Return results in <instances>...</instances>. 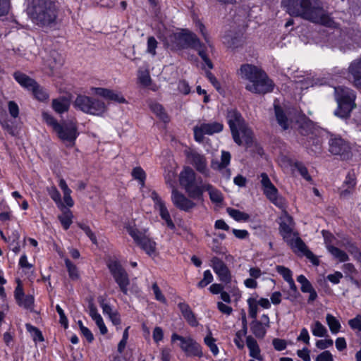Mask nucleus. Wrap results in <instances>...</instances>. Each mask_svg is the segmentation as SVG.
<instances>
[{
    "instance_id": "f257e3e1",
    "label": "nucleus",
    "mask_w": 361,
    "mask_h": 361,
    "mask_svg": "<svg viewBox=\"0 0 361 361\" xmlns=\"http://www.w3.org/2000/svg\"><path fill=\"white\" fill-rule=\"evenodd\" d=\"M282 4L290 16L327 27H337V23L317 0H284Z\"/></svg>"
},
{
    "instance_id": "f03ea898",
    "label": "nucleus",
    "mask_w": 361,
    "mask_h": 361,
    "mask_svg": "<svg viewBox=\"0 0 361 361\" xmlns=\"http://www.w3.org/2000/svg\"><path fill=\"white\" fill-rule=\"evenodd\" d=\"M27 13L32 21L38 26L51 27L56 23V7L50 0H30Z\"/></svg>"
},
{
    "instance_id": "7ed1b4c3",
    "label": "nucleus",
    "mask_w": 361,
    "mask_h": 361,
    "mask_svg": "<svg viewBox=\"0 0 361 361\" xmlns=\"http://www.w3.org/2000/svg\"><path fill=\"white\" fill-rule=\"evenodd\" d=\"M174 41L173 49H180L185 48H192L198 51L199 56L207 66L209 69L213 68V63L208 58L204 49V45L200 42L198 37L190 32L174 33L171 36Z\"/></svg>"
},
{
    "instance_id": "20e7f679",
    "label": "nucleus",
    "mask_w": 361,
    "mask_h": 361,
    "mask_svg": "<svg viewBox=\"0 0 361 361\" xmlns=\"http://www.w3.org/2000/svg\"><path fill=\"white\" fill-rule=\"evenodd\" d=\"M334 92L338 104V108L335 110L334 114L341 118H348L355 107L356 94L355 92L345 87H335Z\"/></svg>"
},
{
    "instance_id": "39448f33",
    "label": "nucleus",
    "mask_w": 361,
    "mask_h": 361,
    "mask_svg": "<svg viewBox=\"0 0 361 361\" xmlns=\"http://www.w3.org/2000/svg\"><path fill=\"white\" fill-rule=\"evenodd\" d=\"M73 106L85 114L102 116L107 109L105 103L97 98L79 94L73 102Z\"/></svg>"
},
{
    "instance_id": "423d86ee",
    "label": "nucleus",
    "mask_w": 361,
    "mask_h": 361,
    "mask_svg": "<svg viewBox=\"0 0 361 361\" xmlns=\"http://www.w3.org/2000/svg\"><path fill=\"white\" fill-rule=\"evenodd\" d=\"M319 130L311 121H305L300 126V133L302 135L307 136L309 140L305 143V146L310 155L317 156L322 153L321 142L317 136Z\"/></svg>"
},
{
    "instance_id": "0eeeda50",
    "label": "nucleus",
    "mask_w": 361,
    "mask_h": 361,
    "mask_svg": "<svg viewBox=\"0 0 361 361\" xmlns=\"http://www.w3.org/2000/svg\"><path fill=\"white\" fill-rule=\"evenodd\" d=\"M127 231L133 238L135 243L140 247L148 255L152 256L156 253V243L146 234L145 230H139L134 226H128Z\"/></svg>"
},
{
    "instance_id": "6e6552de",
    "label": "nucleus",
    "mask_w": 361,
    "mask_h": 361,
    "mask_svg": "<svg viewBox=\"0 0 361 361\" xmlns=\"http://www.w3.org/2000/svg\"><path fill=\"white\" fill-rule=\"evenodd\" d=\"M107 265L121 290L125 295L128 294V286L130 284V280L126 270L123 268L120 262L116 260H110Z\"/></svg>"
},
{
    "instance_id": "1a4fd4ad",
    "label": "nucleus",
    "mask_w": 361,
    "mask_h": 361,
    "mask_svg": "<svg viewBox=\"0 0 361 361\" xmlns=\"http://www.w3.org/2000/svg\"><path fill=\"white\" fill-rule=\"evenodd\" d=\"M176 341H180V348L185 353L187 356H202V348L199 343H197L191 337H183L173 333L171 335V342Z\"/></svg>"
},
{
    "instance_id": "9d476101",
    "label": "nucleus",
    "mask_w": 361,
    "mask_h": 361,
    "mask_svg": "<svg viewBox=\"0 0 361 361\" xmlns=\"http://www.w3.org/2000/svg\"><path fill=\"white\" fill-rule=\"evenodd\" d=\"M224 129V125L221 122L214 121L212 123H200L194 126V137L195 140L201 143L204 140V135H212L215 133L221 132Z\"/></svg>"
},
{
    "instance_id": "9b49d317",
    "label": "nucleus",
    "mask_w": 361,
    "mask_h": 361,
    "mask_svg": "<svg viewBox=\"0 0 361 361\" xmlns=\"http://www.w3.org/2000/svg\"><path fill=\"white\" fill-rule=\"evenodd\" d=\"M245 89L255 94H266L274 89V83L267 74L263 71L252 82L245 86Z\"/></svg>"
},
{
    "instance_id": "f8f14e48",
    "label": "nucleus",
    "mask_w": 361,
    "mask_h": 361,
    "mask_svg": "<svg viewBox=\"0 0 361 361\" xmlns=\"http://www.w3.org/2000/svg\"><path fill=\"white\" fill-rule=\"evenodd\" d=\"M329 151L343 159H348L351 154L349 143L339 136L331 135L329 140Z\"/></svg>"
},
{
    "instance_id": "ddd939ff",
    "label": "nucleus",
    "mask_w": 361,
    "mask_h": 361,
    "mask_svg": "<svg viewBox=\"0 0 361 361\" xmlns=\"http://www.w3.org/2000/svg\"><path fill=\"white\" fill-rule=\"evenodd\" d=\"M55 133L63 142L70 146L75 144V140L78 135L76 125L72 121L60 124L59 128Z\"/></svg>"
},
{
    "instance_id": "4468645a",
    "label": "nucleus",
    "mask_w": 361,
    "mask_h": 361,
    "mask_svg": "<svg viewBox=\"0 0 361 361\" xmlns=\"http://www.w3.org/2000/svg\"><path fill=\"white\" fill-rule=\"evenodd\" d=\"M295 253H300L309 259L314 265H319L318 258L307 248L305 243L298 236V233H293L290 240L286 242Z\"/></svg>"
},
{
    "instance_id": "2eb2a0df",
    "label": "nucleus",
    "mask_w": 361,
    "mask_h": 361,
    "mask_svg": "<svg viewBox=\"0 0 361 361\" xmlns=\"http://www.w3.org/2000/svg\"><path fill=\"white\" fill-rule=\"evenodd\" d=\"M185 154L188 162L192 165L198 172L206 177L209 176L207 161L204 155L190 149L185 150Z\"/></svg>"
},
{
    "instance_id": "dca6fc26",
    "label": "nucleus",
    "mask_w": 361,
    "mask_h": 361,
    "mask_svg": "<svg viewBox=\"0 0 361 361\" xmlns=\"http://www.w3.org/2000/svg\"><path fill=\"white\" fill-rule=\"evenodd\" d=\"M228 123L235 142H240L239 139V129L243 128L245 123L241 114L235 110L228 111Z\"/></svg>"
},
{
    "instance_id": "f3484780",
    "label": "nucleus",
    "mask_w": 361,
    "mask_h": 361,
    "mask_svg": "<svg viewBox=\"0 0 361 361\" xmlns=\"http://www.w3.org/2000/svg\"><path fill=\"white\" fill-rule=\"evenodd\" d=\"M17 286L14 290L16 303L24 309L33 311L35 298L32 295H25L20 279H17Z\"/></svg>"
},
{
    "instance_id": "a211bd4d",
    "label": "nucleus",
    "mask_w": 361,
    "mask_h": 361,
    "mask_svg": "<svg viewBox=\"0 0 361 361\" xmlns=\"http://www.w3.org/2000/svg\"><path fill=\"white\" fill-rule=\"evenodd\" d=\"M211 266L221 282L225 283H231L232 278L231 271L221 259L217 257H212Z\"/></svg>"
},
{
    "instance_id": "6ab92c4d",
    "label": "nucleus",
    "mask_w": 361,
    "mask_h": 361,
    "mask_svg": "<svg viewBox=\"0 0 361 361\" xmlns=\"http://www.w3.org/2000/svg\"><path fill=\"white\" fill-rule=\"evenodd\" d=\"M263 71H264L258 66L250 63H244L242 64L237 71V75L242 80H247L250 83Z\"/></svg>"
},
{
    "instance_id": "aec40b11",
    "label": "nucleus",
    "mask_w": 361,
    "mask_h": 361,
    "mask_svg": "<svg viewBox=\"0 0 361 361\" xmlns=\"http://www.w3.org/2000/svg\"><path fill=\"white\" fill-rule=\"evenodd\" d=\"M171 200L173 204L180 210L188 212L195 207V203L178 192L176 189L172 190Z\"/></svg>"
},
{
    "instance_id": "412c9836",
    "label": "nucleus",
    "mask_w": 361,
    "mask_h": 361,
    "mask_svg": "<svg viewBox=\"0 0 361 361\" xmlns=\"http://www.w3.org/2000/svg\"><path fill=\"white\" fill-rule=\"evenodd\" d=\"M206 184L207 183L203 182L202 178L198 177L184 189L189 197L193 200H202L204 188Z\"/></svg>"
},
{
    "instance_id": "4be33fe9",
    "label": "nucleus",
    "mask_w": 361,
    "mask_h": 361,
    "mask_svg": "<svg viewBox=\"0 0 361 361\" xmlns=\"http://www.w3.org/2000/svg\"><path fill=\"white\" fill-rule=\"evenodd\" d=\"M280 233L283 236L286 242L290 240L293 237V218L285 212L284 215L281 218Z\"/></svg>"
},
{
    "instance_id": "5701e85b",
    "label": "nucleus",
    "mask_w": 361,
    "mask_h": 361,
    "mask_svg": "<svg viewBox=\"0 0 361 361\" xmlns=\"http://www.w3.org/2000/svg\"><path fill=\"white\" fill-rule=\"evenodd\" d=\"M348 71L352 76L353 85L361 90V58L353 60L350 63Z\"/></svg>"
},
{
    "instance_id": "b1692460",
    "label": "nucleus",
    "mask_w": 361,
    "mask_h": 361,
    "mask_svg": "<svg viewBox=\"0 0 361 361\" xmlns=\"http://www.w3.org/2000/svg\"><path fill=\"white\" fill-rule=\"evenodd\" d=\"M356 185V176L354 171H350L348 173L345 179L339 188L340 195L346 197L351 194Z\"/></svg>"
},
{
    "instance_id": "393cba45",
    "label": "nucleus",
    "mask_w": 361,
    "mask_h": 361,
    "mask_svg": "<svg viewBox=\"0 0 361 361\" xmlns=\"http://www.w3.org/2000/svg\"><path fill=\"white\" fill-rule=\"evenodd\" d=\"M263 191L266 197L276 207L281 209L285 207L284 199L279 195L278 190L274 185Z\"/></svg>"
},
{
    "instance_id": "a878e982",
    "label": "nucleus",
    "mask_w": 361,
    "mask_h": 361,
    "mask_svg": "<svg viewBox=\"0 0 361 361\" xmlns=\"http://www.w3.org/2000/svg\"><path fill=\"white\" fill-rule=\"evenodd\" d=\"M95 92L97 94L102 96L104 98H106L109 100L118 102V103H126V101L125 98L121 95V94L114 92L113 90L97 87L95 88Z\"/></svg>"
},
{
    "instance_id": "bb28decb",
    "label": "nucleus",
    "mask_w": 361,
    "mask_h": 361,
    "mask_svg": "<svg viewBox=\"0 0 361 361\" xmlns=\"http://www.w3.org/2000/svg\"><path fill=\"white\" fill-rule=\"evenodd\" d=\"M178 307L187 322L192 326H198L199 323L190 307L185 302H180Z\"/></svg>"
},
{
    "instance_id": "cd10ccee",
    "label": "nucleus",
    "mask_w": 361,
    "mask_h": 361,
    "mask_svg": "<svg viewBox=\"0 0 361 361\" xmlns=\"http://www.w3.org/2000/svg\"><path fill=\"white\" fill-rule=\"evenodd\" d=\"M197 178L195 172L190 167H185L179 175L180 185L185 188L194 182Z\"/></svg>"
},
{
    "instance_id": "c85d7f7f",
    "label": "nucleus",
    "mask_w": 361,
    "mask_h": 361,
    "mask_svg": "<svg viewBox=\"0 0 361 361\" xmlns=\"http://www.w3.org/2000/svg\"><path fill=\"white\" fill-rule=\"evenodd\" d=\"M239 139L240 142H235L237 145H245L247 147L252 145L253 142V133L247 125L239 129Z\"/></svg>"
},
{
    "instance_id": "c756f323",
    "label": "nucleus",
    "mask_w": 361,
    "mask_h": 361,
    "mask_svg": "<svg viewBox=\"0 0 361 361\" xmlns=\"http://www.w3.org/2000/svg\"><path fill=\"white\" fill-rule=\"evenodd\" d=\"M231 155L227 151H222L221 161L212 159L211 161V167L214 170H222L228 166L230 164Z\"/></svg>"
},
{
    "instance_id": "7c9ffc66",
    "label": "nucleus",
    "mask_w": 361,
    "mask_h": 361,
    "mask_svg": "<svg viewBox=\"0 0 361 361\" xmlns=\"http://www.w3.org/2000/svg\"><path fill=\"white\" fill-rule=\"evenodd\" d=\"M246 345L249 349L250 357L258 360H261L262 359L260 355V348L259 345L257 341L252 336L246 337Z\"/></svg>"
},
{
    "instance_id": "2f4dec72",
    "label": "nucleus",
    "mask_w": 361,
    "mask_h": 361,
    "mask_svg": "<svg viewBox=\"0 0 361 361\" xmlns=\"http://www.w3.org/2000/svg\"><path fill=\"white\" fill-rule=\"evenodd\" d=\"M16 80L23 87L31 90L35 87L36 82L29 76L20 72H16L13 74Z\"/></svg>"
},
{
    "instance_id": "473e14b6",
    "label": "nucleus",
    "mask_w": 361,
    "mask_h": 361,
    "mask_svg": "<svg viewBox=\"0 0 361 361\" xmlns=\"http://www.w3.org/2000/svg\"><path fill=\"white\" fill-rule=\"evenodd\" d=\"M69 100L66 97L54 99L52 101V108L58 114H62L68 110Z\"/></svg>"
},
{
    "instance_id": "72a5a7b5",
    "label": "nucleus",
    "mask_w": 361,
    "mask_h": 361,
    "mask_svg": "<svg viewBox=\"0 0 361 361\" xmlns=\"http://www.w3.org/2000/svg\"><path fill=\"white\" fill-rule=\"evenodd\" d=\"M59 207L62 210V214L59 215L58 218L63 228L67 230L73 222V214L70 209L65 208L64 205H62Z\"/></svg>"
},
{
    "instance_id": "f704fd0d",
    "label": "nucleus",
    "mask_w": 361,
    "mask_h": 361,
    "mask_svg": "<svg viewBox=\"0 0 361 361\" xmlns=\"http://www.w3.org/2000/svg\"><path fill=\"white\" fill-rule=\"evenodd\" d=\"M250 329L252 334L258 338H263L266 334V327L262 322L253 319L250 324Z\"/></svg>"
},
{
    "instance_id": "c9c22d12",
    "label": "nucleus",
    "mask_w": 361,
    "mask_h": 361,
    "mask_svg": "<svg viewBox=\"0 0 361 361\" xmlns=\"http://www.w3.org/2000/svg\"><path fill=\"white\" fill-rule=\"evenodd\" d=\"M326 248L331 255L340 262L348 261L349 257L345 251L331 245H327Z\"/></svg>"
},
{
    "instance_id": "e433bc0d",
    "label": "nucleus",
    "mask_w": 361,
    "mask_h": 361,
    "mask_svg": "<svg viewBox=\"0 0 361 361\" xmlns=\"http://www.w3.org/2000/svg\"><path fill=\"white\" fill-rule=\"evenodd\" d=\"M0 124L2 128L7 131L11 136H16L17 134L16 128L6 114H0Z\"/></svg>"
},
{
    "instance_id": "4c0bfd02",
    "label": "nucleus",
    "mask_w": 361,
    "mask_h": 361,
    "mask_svg": "<svg viewBox=\"0 0 361 361\" xmlns=\"http://www.w3.org/2000/svg\"><path fill=\"white\" fill-rule=\"evenodd\" d=\"M207 191L209 195L210 200L212 202L215 203H221L223 201L222 193L214 188L211 184L208 183L205 185L204 192Z\"/></svg>"
},
{
    "instance_id": "58836bf2",
    "label": "nucleus",
    "mask_w": 361,
    "mask_h": 361,
    "mask_svg": "<svg viewBox=\"0 0 361 361\" xmlns=\"http://www.w3.org/2000/svg\"><path fill=\"white\" fill-rule=\"evenodd\" d=\"M275 115L278 123L286 130L288 128V120L283 109L279 105H274Z\"/></svg>"
},
{
    "instance_id": "ea45409f",
    "label": "nucleus",
    "mask_w": 361,
    "mask_h": 361,
    "mask_svg": "<svg viewBox=\"0 0 361 361\" xmlns=\"http://www.w3.org/2000/svg\"><path fill=\"white\" fill-rule=\"evenodd\" d=\"M159 210L161 217L166 221L168 227L174 228L175 226L173 223L169 212L165 206L164 203H159V205L155 207Z\"/></svg>"
},
{
    "instance_id": "a19ab883",
    "label": "nucleus",
    "mask_w": 361,
    "mask_h": 361,
    "mask_svg": "<svg viewBox=\"0 0 361 361\" xmlns=\"http://www.w3.org/2000/svg\"><path fill=\"white\" fill-rule=\"evenodd\" d=\"M224 43L227 44L228 47L235 48L240 46L243 43V36L238 35L232 37L230 34H226L224 36Z\"/></svg>"
},
{
    "instance_id": "79ce46f5",
    "label": "nucleus",
    "mask_w": 361,
    "mask_h": 361,
    "mask_svg": "<svg viewBox=\"0 0 361 361\" xmlns=\"http://www.w3.org/2000/svg\"><path fill=\"white\" fill-rule=\"evenodd\" d=\"M311 331L312 334L317 337H324L327 334L326 328L319 321L312 324Z\"/></svg>"
},
{
    "instance_id": "37998d69",
    "label": "nucleus",
    "mask_w": 361,
    "mask_h": 361,
    "mask_svg": "<svg viewBox=\"0 0 361 361\" xmlns=\"http://www.w3.org/2000/svg\"><path fill=\"white\" fill-rule=\"evenodd\" d=\"M326 323L332 334H337L341 327L339 321L332 314H327L326 317Z\"/></svg>"
},
{
    "instance_id": "c03bdc74",
    "label": "nucleus",
    "mask_w": 361,
    "mask_h": 361,
    "mask_svg": "<svg viewBox=\"0 0 361 361\" xmlns=\"http://www.w3.org/2000/svg\"><path fill=\"white\" fill-rule=\"evenodd\" d=\"M226 211L228 214L237 221H247L250 219V216L247 214L240 212V210L228 207Z\"/></svg>"
},
{
    "instance_id": "a18cd8bd",
    "label": "nucleus",
    "mask_w": 361,
    "mask_h": 361,
    "mask_svg": "<svg viewBox=\"0 0 361 361\" xmlns=\"http://www.w3.org/2000/svg\"><path fill=\"white\" fill-rule=\"evenodd\" d=\"M63 64V59L56 51L51 52L50 59L48 60V66L53 71Z\"/></svg>"
},
{
    "instance_id": "49530a36",
    "label": "nucleus",
    "mask_w": 361,
    "mask_h": 361,
    "mask_svg": "<svg viewBox=\"0 0 361 361\" xmlns=\"http://www.w3.org/2000/svg\"><path fill=\"white\" fill-rule=\"evenodd\" d=\"M151 110L159 117L163 121L166 122L168 121V116L165 113L163 106L158 103H152L150 104Z\"/></svg>"
},
{
    "instance_id": "de8ad7c7",
    "label": "nucleus",
    "mask_w": 361,
    "mask_h": 361,
    "mask_svg": "<svg viewBox=\"0 0 361 361\" xmlns=\"http://www.w3.org/2000/svg\"><path fill=\"white\" fill-rule=\"evenodd\" d=\"M249 307V316L253 319H256L258 312V304L257 300L253 298H249L247 300Z\"/></svg>"
},
{
    "instance_id": "09e8293b",
    "label": "nucleus",
    "mask_w": 361,
    "mask_h": 361,
    "mask_svg": "<svg viewBox=\"0 0 361 361\" xmlns=\"http://www.w3.org/2000/svg\"><path fill=\"white\" fill-rule=\"evenodd\" d=\"M42 116L44 121L56 132L60 126L57 121L47 112H43Z\"/></svg>"
},
{
    "instance_id": "8fccbe9b",
    "label": "nucleus",
    "mask_w": 361,
    "mask_h": 361,
    "mask_svg": "<svg viewBox=\"0 0 361 361\" xmlns=\"http://www.w3.org/2000/svg\"><path fill=\"white\" fill-rule=\"evenodd\" d=\"M65 264L68 272L69 277L73 280L78 279L79 278V274L76 266L67 258L65 259Z\"/></svg>"
},
{
    "instance_id": "3c124183",
    "label": "nucleus",
    "mask_w": 361,
    "mask_h": 361,
    "mask_svg": "<svg viewBox=\"0 0 361 361\" xmlns=\"http://www.w3.org/2000/svg\"><path fill=\"white\" fill-rule=\"evenodd\" d=\"M26 329L28 332H30L33 338L35 341H43L44 338L42 334V332L35 326L31 325L30 324H25Z\"/></svg>"
},
{
    "instance_id": "603ef678",
    "label": "nucleus",
    "mask_w": 361,
    "mask_h": 361,
    "mask_svg": "<svg viewBox=\"0 0 361 361\" xmlns=\"http://www.w3.org/2000/svg\"><path fill=\"white\" fill-rule=\"evenodd\" d=\"M204 343L209 348L210 350L214 355L219 353V348L215 344V339L212 336V332L209 331L208 335L204 339Z\"/></svg>"
},
{
    "instance_id": "864d4df0",
    "label": "nucleus",
    "mask_w": 361,
    "mask_h": 361,
    "mask_svg": "<svg viewBox=\"0 0 361 361\" xmlns=\"http://www.w3.org/2000/svg\"><path fill=\"white\" fill-rule=\"evenodd\" d=\"M31 90L35 95V97L39 101H44L48 98V94L42 87H39L37 82L35 83V87H33Z\"/></svg>"
},
{
    "instance_id": "5fc2aeb1",
    "label": "nucleus",
    "mask_w": 361,
    "mask_h": 361,
    "mask_svg": "<svg viewBox=\"0 0 361 361\" xmlns=\"http://www.w3.org/2000/svg\"><path fill=\"white\" fill-rule=\"evenodd\" d=\"M297 281L301 284V291L303 293H309L314 289L310 282L307 279L304 275H299L297 277Z\"/></svg>"
},
{
    "instance_id": "6e6d98bb",
    "label": "nucleus",
    "mask_w": 361,
    "mask_h": 361,
    "mask_svg": "<svg viewBox=\"0 0 361 361\" xmlns=\"http://www.w3.org/2000/svg\"><path fill=\"white\" fill-rule=\"evenodd\" d=\"M47 191L51 198L58 204V207L63 205L61 202V194L55 186L48 188Z\"/></svg>"
},
{
    "instance_id": "4d7b16f0",
    "label": "nucleus",
    "mask_w": 361,
    "mask_h": 361,
    "mask_svg": "<svg viewBox=\"0 0 361 361\" xmlns=\"http://www.w3.org/2000/svg\"><path fill=\"white\" fill-rule=\"evenodd\" d=\"M132 176L135 179L138 180L140 181V183L142 186L145 185L146 174L142 168L135 167V169H133L132 171Z\"/></svg>"
},
{
    "instance_id": "13d9d810",
    "label": "nucleus",
    "mask_w": 361,
    "mask_h": 361,
    "mask_svg": "<svg viewBox=\"0 0 361 361\" xmlns=\"http://www.w3.org/2000/svg\"><path fill=\"white\" fill-rule=\"evenodd\" d=\"M294 166L303 178H305L307 181H310L312 180V177L309 174L307 169L303 164L300 162H296Z\"/></svg>"
},
{
    "instance_id": "bf43d9fd",
    "label": "nucleus",
    "mask_w": 361,
    "mask_h": 361,
    "mask_svg": "<svg viewBox=\"0 0 361 361\" xmlns=\"http://www.w3.org/2000/svg\"><path fill=\"white\" fill-rule=\"evenodd\" d=\"M213 281V276L209 270H206L203 274V279L198 283L199 288H204Z\"/></svg>"
},
{
    "instance_id": "052dcab7",
    "label": "nucleus",
    "mask_w": 361,
    "mask_h": 361,
    "mask_svg": "<svg viewBox=\"0 0 361 361\" xmlns=\"http://www.w3.org/2000/svg\"><path fill=\"white\" fill-rule=\"evenodd\" d=\"M158 42L154 37H149L147 39V52L152 55H156V49L157 47Z\"/></svg>"
},
{
    "instance_id": "680f3d73",
    "label": "nucleus",
    "mask_w": 361,
    "mask_h": 361,
    "mask_svg": "<svg viewBox=\"0 0 361 361\" xmlns=\"http://www.w3.org/2000/svg\"><path fill=\"white\" fill-rule=\"evenodd\" d=\"M152 289L153 290L154 295L155 296V299L162 303L166 302V299L164 295L162 294L159 287L157 283L155 282L152 286Z\"/></svg>"
},
{
    "instance_id": "e2e57ef3",
    "label": "nucleus",
    "mask_w": 361,
    "mask_h": 361,
    "mask_svg": "<svg viewBox=\"0 0 361 361\" xmlns=\"http://www.w3.org/2000/svg\"><path fill=\"white\" fill-rule=\"evenodd\" d=\"M277 272L281 274L283 279L287 282L290 280L292 278V271L288 269L283 266H277L276 267Z\"/></svg>"
},
{
    "instance_id": "0e129e2a",
    "label": "nucleus",
    "mask_w": 361,
    "mask_h": 361,
    "mask_svg": "<svg viewBox=\"0 0 361 361\" xmlns=\"http://www.w3.org/2000/svg\"><path fill=\"white\" fill-rule=\"evenodd\" d=\"M11 9L10 0H0V17L8 14Z\"/></svg>"
},
{
    "instance_id": "69168bd1",
    "label": "nucleus",
    "mask_w": 361,
    "mask_h": 361,
    "mask_svg": "<svg viewBox=\"0 0 361 361\" xmlns=\"http://www.w3.org/2000/svg\"><path fill=\"white\" fill-rule=\"evenodd\" d=\"M92 319L95 322L97 326L99 329L100 333L103 335L106 334L107 333V328L106 327L101 315L98 314L95 317H92Z\"/></svg>"
},
{
    "instance_id": "338daca9",
    "label": "nucleus",
    "mask_w": 361,
    "mask_h": 361,
    "mask_svg": "<svg viewBox=\"0 0 361 361\" xmlns=\"http://www.w3.org/2000/svg\"><path fill=\"white\" fill-rule=\"evenodd\" d=\"M92 319L95 322L97 326L99 329L100 333L103 335L106 334L107 333V328L106 327L101 315L98 314L95 317H92Z\"/></svg>"
},
{
    "instance_id": "774afa93",
    "label": "nucleus",
    "mask_w": 361,
    "mask_h": 361,
    "mask_svg": "<svg viewBox=\"0 0 361 361\" xmlns=\"http://www.w3.org/2000/svg\"><path fill=\"white\" fill-rule=\"evenodd\" d=\"M348 325L351 329L361 331V315L357 314L355 318L350 319Z\"/></svg>"
}]
</instances>
